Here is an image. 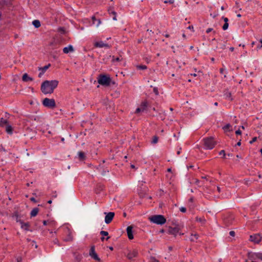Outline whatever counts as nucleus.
Listing matches in <instances>:
<instances>
[{
  "label": "nucleus",
  "instance_id": "obj_1",
  "mask_svg": "<svg viewBox=\"0 0 262 262\" xmlns=\"http://www.w3.org/2000/svg\"><path fill=\"white\" fill-rule=\"evenodd\" d=\"M59 81L57 80H45L41 85V91L44 94H52L54 90L57 87Z\"/></svg>",
  "mask_w": 262,
  "mask_h": 262
},
{
  "label": "nucleus",
  "instance_id": "obj_2",
  "mask_svg": "<svg viewBox=\"0 0 262 262\" xmlns=\"http://www.w3.org/2000/svg\"><path fill=\"white\" fill-rule=\"evenodd\" d=\"M149 220L156 224L163 225L166 222V220L163 215H154L149 218Z\"/></svg>",
  "mask_w": 262,
  "mask_h": 262
},
{
  "label": "nucleus",
  "instance_id": "obj_3",
  "mask_svg": "<svg viewBox=\"0 0 262 262\" xmlns=\"http://www.w3.org/2000/svg\"><path fill=\"white\" fill-rule=\"evenodd\" d=\"M181 230L180 226L176 222H172L170 225L168 227V233L176 236L177 234Z\"/></svg>",
  "mask_w": 262,
  "mask_h": 262
},
{
  "label": "nucleus",
  "instance_id": "obj_4",
  "mask_svg": "<svg viewBox=\"0 0 262 262\" xmlns=\"http://www.w3.org/2000/svg\"><path fill=\"white\" fill-rule=\"evenodd\" d=\"M204 144L206 149H212L216 144L212 137L205 138L203 139Z\"/></svg>",
  "mask_w": 262,
  "mask_h": 262
},
{
  "label": "nucleus",
  "instance_id": "obj_5",
  "mask_svg": "<svg viewBox=\"0 0 262 262\" xmlns=\"http://www.w3.org/2000/svg\"><path fill=\"white\" fill-rule=\"evenodd\" d=\"M111 79L109 76L105 75L100 74L98 78V82L102 85L109 86L111 84Z\"/></svg>",
  "mask_w": 262,
  "mask_h": 262
},
{
  "label": "nucleus",
  "instance_id": "obj_6",
  "mask_svg": "<svg viewBox=\"0 0 262 262\" xmlns=\"http://www.w3.org/2000/svg\"><path fill=\"white\" fill-rule=\"evenodd\" d=\"M42 104L44 106L51 109H53L56 107V103L54 99L45 98L42 100Z\"/></svg>",
  "mask_w": 262,
  "mask_h": 262
},
{
  "label": "nucleus",
  "instance_id": "obj_7",
  "mask_svg": "<svg viewBox=\"0 0 262 262\" xmlns=\"http://www.w3.org/2000/svg\"><path fill=\"white\" fill-rule=\"evenodd\" d=\"M262 239V236L259 233H255L250 235L249 241L254 244H259Z\"/></svg>",
  "mask_w": 262,
  "mask_h": 262
},
{
  "label": "nucleus",
  "instance_id": "obj_8",
  "mask_svg": "<svg viewBox=\"0 0 262 262\" xmlns=\"http://www.w3.org/2000/svg\"><path fill=\"white\" fill-rule=\"evenodd\" d=\"M106 215L105 216V223L107 224H110L113 220L115 216V213L113 212H109L108 213H104Z\"/></svg>",
  "mask_w": 262,
  "mask_h": 262
},
{
  "label": "nucleus",
  "instance_id": "obj_9",
  "mask_svg": "<svg viewBox=\"0 0 262 262\" xmlns=\"http://www.w3.org/2000/svg\"><path fill=\"white\" fill-rule=\"evenodd\" d=\"M89 254L90 256L95 260L98 261H100V259L98 257L97 254L95 252V247L94 246L91 247L90 250Z\"/></svg>",
  "mask_w": 262,
  "mask_h": 262
},
{
  "label": "nucleus",
  "instance_id": "obj_10",
  "mask_svg": "<svg viewBox=\"0 0 262 262\" xmlns=\"http://www.w3.org/2000/svg\"><path fill=\"white\" fill-rule=\"evenodd\" d=\"M138 251L137 250H134L132 251H130L128 254L127 255V257L128 259L132 260L133 257H136L138 255Z\"/></svg>",
  "mask_w": 262,
  "mask_h": 262
},
{
  "label": "nucleus",
  "instance_id": "obj_11",
  "mask_svg": "<svg viewBox=\"0 0 262 262\" xmlns=\"http://www.w3.org/2000/svg\"><path fill=\"white\" fill-rule=\"evenodd\" d=\"M126 231L128 238L129 239H133L134 238L133 227L132 226H128L126 229Z\"/></svg>",
  "mask_w": 262,
  "mask_h": 262
},
{
  "label": "nucleus",
  "instance_id": "obj_12",
  "mask_svg": "<svg viewBox=\"0 0 262 262\" xmlns=\"http://www.w3.org/2000/svg\"><path fill=\"white\" fill-rule=\"evenodd\" d=\"M95 47L102 48L107 47L110 48V46L107 43H104L102 41L96 42L94 44Z\"/></svg>",
  "mask_w": 262,
  "mask_h": 262
},
{
  "label": "nucleus",
  "instance_id": "obj_13",
  "mask_svg": "<svg viewBox=\"0 0 262 262\" xmlns=\"http://www.w3.org/2000/svg\"><path fill=\"white\" fill-rule=\"evenodd\" d=\"M74 50V48L72 45H69L68 47H65L63 49V52L65 54H68L70 52H73Z\"/></svg>",
  "mask_w": 262,
  "mask_h": 262
},
{
  "label": "nucleus",
  "instance_id": "obj_14",
  "mask_svg": "<svg viewBox=\"0 0 262 262\" xmlns=\"http://www.w3.org/2000/svg\"><path fill=\"white\" fill-rule=\"evenodd\" d=\"M21 228L24 229L26 231H29V227H30V224L29 223H24L23 221L20 222Z\"/></svg>",
  "mask_w": 262,
  "mask_h": 262
},
{
  "label": "nucleus",
  "instance_id": "obj_15",
  "mask_svg": "<svg viewBox=\"0 0 262 262\" xmlns=\"http://www.w3.org/2000/svg\"><path fill=\"white\" fill-rule=\"evenodd\" d=\"M22 80L25 82H27L29 81H32L33 78L29 77L27 73H25L23 75Z\"/></svg>",
  "mask_w": 262,
  "mask_h": 262
},
{
  "label": "nucleus",
  "instance_id": "obj_16",
  "mask_svg": "<svg viewBox=\"0 0 262 262\" xmlns=\"http://www.w3.org/2000/svg\"><path fill=\"white\" fill-rule=\"evenodd\" d=\"M39 209L38 208H34L31 212L30 215L31 217L35 216L38 213Z\"/></svg>",
  "mask_w": 262,
  "mask_h": 262
},
{
  "label": "nucleus",
  "instance_id": "obj_17",
  "mask_svg": "<svg viewBox=\"0 0 262 262\" xmlns=\"http://www.w3.org/2000/svg\"><path fill=\"white\" fill-rule=\"evenodd\" d=\"M12 216L13 217H15L16 221L17 222H19V223H20V222L23 221L22 220L19 219L20 216H19V214H18L17 211L14 212V213L13 215H12Z\"/></svg>",
  "mask_w": 262,
  "mask_h": 262
},
{
  "label": "nucleus",
  "instance_id": "obj_18",
  "mask_svg": "<svg viewBox=\"0 0 262 262\" xmlns=\"http://www.w3.org/2000/svg\"><path fill=\"white\" fill-rule=\"evenodd\" d=\"M78 158L80 160L83 161L85 159V156L84 152L79 151L78 153Z\"/></svg>",
  "mask_w": 262,
  "mask_h": 262
},
{
  "label": "nucleus",
  "instance_id": "obj_19",
  "mask_svg": "<svg viewBox=\"0 0 262 262\" xmlns=\"http://www.w3.org/2000/svg\"><path fill=\"white\" fill-rule=\"evenodd\" d=\"M92 20L93 21V24H95V21H97L96 24V26L98 27L101 23V20L100 19H96V17L95 16H93L92 17Z\"/></svg>",
  "mask_w": 262,
  "mask_h": 262
},
{
  "label": "nucleus",
  "instance_id": "obj_20",
  "mask_svg": "<svg viewBox=\"0 0 262 262\" xmlns=\"http://www.w3.org/2000/svg\"><path fill=\"white\" fill-rule=\"evenodd\" d=\"M33 25L36 28H38L40 27V23L38 20H34L32 22Z\"/></svg>",
  "mask_w": 262,
  "mask_h": 262
},
{
  "label": "nucleus",
  "instance_id": "obj_21",
  "mask_svg": "<svg viewBox=\"0 0 262 262\" xmlns=\"http://www.w3.org/2000/svg\"><path fill=\"white\" fill-rule=\"evenodd\" d=\"M147 106V103L146 101H144L141 103L140 108H141L142 112H143L146 110Z\"/></svg>",
  "mask_w": 262,
  "mask_h": 262
},
{
  "label": "nucleus",
  "instance_id": "obj_22",
  "mask_svg": "<svg viewBox=\"0 0 262 262\" xmlns=\"http://www.w3.org/2000/svg\"><path fill=\"white\" fill-rule=\"evenodd\" d=\"M6 131L9 134H11L12 133L13 129L11 125H7L6 126Z\"/></svg>",
  "mask_w": 262,
  "mask_h": 262
},
{
  "label": "nucleus",
  "instance_id": "obj_23",
  "mask_svg": "<svg viewBox=\"0 0 262 262\" xmlns=\"http://www.w3.org/2000/svg\"><path fill=\"white\" fill-rule=\"evenodd\" d=\"M102 175L106 178H109L110 177V171L109 170H104L102 172Z\"/></svg>",
  "mask_w": 262,
  "mask_h": 262
},
{
  "label": "nucleus",
  "instance_id": "obj_24",
  "mask_svg": "<svg viewBox=\"0 0 262 262\" xmlns=\"http://www.w3.org/2000/svg\"><path fill=\"white\" fill-rule=\"evenodd\" d=\"M8 121L7 120L4 119L3 118L0 119V126H4L5 124H7Z\"/></svg>",
  "mask_w": 262,
  "mask_h": 262
},
{
  "label": "nucleus",
  "instance_id": "obj_25",
  "mask_svg": "<svg viewBox=\"0 0 262 262\" xmlns=\"http://www.w3.org/2000/svg\"><path fill=\"white\" fill-rule=\"evenodd\" d=\"M195 220H196V221L201 222L202 224H204L206 222V220L205 219L204 217H196L195 218Z\"/></svg>",
  "mask_w": 262,
  "mask_h": 262
},
{
  "label": "nucleus",
  "instance_id": "obj_26",
  "mask_svg": "<svg viewBox=\"0 0 262 262\" xmlns=\"http://www.w3.org/2000/svg\"><path fill=\"white\" fill-rule=\"evenodd\" d=\"M51 66V64H48L47 66H45L43 68H39V70H41L42 72L45 73L46 71L48 69V68Z\"/></svg>",
  "mask_w": 262,
  "mask_h": 262
},
{
  "label": "nucleus",
  "instance_id": "obj_27",
  "mask_svg": "<svg viewBox=\"0 0 262 262\" xmlns=\"http://www.w3.org/2000/svg\"><path fill=\"white\" fill-rule=\"evenodd\" d=\"M136 68L139 70H146L147 69V66L145 65H137L136 66Z\"/></svg>",
  "mask_w": 262,
  "mask_h": 262
},
{
  "label": "nucleus",
  "instance_id": "obj_28",
  "mask_svg": "<svg viewBox=\"0 0 262 262\" xmlns=\"http://www.w3.org/2000/svg\"><path fill=\"white\" fill-rule=\"evenodd\" d=\"M224 95L226 96V98H230L231 100H232V99L231 98V93L228 91L225 92Z\"/></svg>",
  "mask_w": 262,
  "mask_h": 262
},
{
  "label": "nucleus",
  "instance_id": "obj_29",
  "mask_svg": "<svg viewBox=\"0 0 262 262\" xmlns=\"http://www.w3.org/2000/svg\"><path fill=\"white\" fill-rule=\"evenodd\" d=\"M256 257L262 260V252L255 254Z\"/></svg>",
  "mask_w": 262,
  "mask_h": 262
},
{
  "label": "nucleus",
  "instance_id": "obj_30",
  "mask_svg": "<svg viewBox=\"0 0 262 262\" xmlns=\"http://www.w3.org/2000/svg\"><path fill=\"white\" fill-rule=\"evenodd\" d=\"M111 14H113V16H114L113 18V19L114 20H117V17H116L117 13L114 11H111Z\"/></svg>",
  "mask_w": 262,
  "mask_h": 262
},
{
  "label": "nucleus",
  "instance_id": "obj_31",
  "mask_svg": "<svg viewBox=\"0 0 262 262\" xmlns=\"http://www.w3.org/2000/svg\"><path fill=\"white\" fill-rule=\"evenodd\" d=\"M158 137L157 136H154L152 140V143L156 144L158 142Z\"/></svg>",
  "mask_w": 262,
  "mask_h": 262
},
{
  "label": "nucleus",
  "instance_id": "obj_32",
  "mask_svg": "<svg viewBox=\"0 0 262 262\" xmlns=\"http://www.w3.org/2000/svg\"><path fill=\"white\" fill-rule=\"evenodd\" d=\"M122 59H120L119 57L115 58V56H113L112 61H120Z\"/></svg>",
  "mask_w": 262,
  "mask_h": 262
},
{
  "label": "nucleus",
  "instance_id": "obj_33",
  "mask_svg": "<svg viewBox=\"0 0 262 262\" xmlns=\"http://www.w3.org/2000/svg\"><path fill=\"white\" fill-rule=\"evenodd\" d=\"M100 234L103 236H107L108 234V232L105 231H101Z\"/></svg>",
  "mask_w": 262,
  "mask_h": 262
},
{
  "label": "nucleus",
  "instance_id": "obj_34",
  "mask_svg": "<svg viewBox=\"0 0 262 262\" xmlns=\"http://www.w3.org/2000/svg\"><path fill=\"white\" fill-rule=\"evenodd\" d=\"M228 26H229L228 23H225L223 26V29L224 30L227 29V28H228Z\"/></svg>",
  "mask_w": 262,
  "mask_h": 262
},
{
  "label": "nucleus",
  "instance_id": "obj_35",
  "mask_svg": "<svg viewBox=\"0 0 262 262\" xmlns=\"http://www.w3.org/2000/svg\"><path fill=\"white\" fill-rule=\"evenodd\" d=\"M257 138L256 137H253L252 138V139L251 141H250L249 143L250 144H252L253 143L255 142L257 140Z\"/></svg>",
  "mask_w": 262,
  "mask_h": 262
},
{
  "label": "nucleus",
  "instance_id": "obj_36",
  "mask_svg": "<svg viewBox=\"0 0 262 262\" xmlns=\"http://www.w3.org/2000/svg\"><path fill=\"white\" fill-rule=\"evenodd\" d=\"M154 92L155 93L156 95H159L158 90L157 88H154L153 89Z\"/></svg>",
  "mask_w": 262,
  "mask_h": 262
},
{
  "label": "nucleus",
  "instance_id": "obj_37",
  "mask_svg": "<svg viewBox=\"0 0 262 262\" xmlns=\"http://www.w3.org/2000/svg\"><path fill=\"white\" fill-rule=\"evenodd\" d=\"M248 256L249 259H254V258L253 257V254L251 252L248 253Z\"/></svg>",
  "mask_w": 262,
  "mask_h": 262
},
{
  "label": "nucleus",
  "instance_id": "obj_38",
  "mask_svg": "<svg viewBox=\"0 0 262 262\" xmlns=\"http://www.w3.org/2000/svg\"><path fill=\"white\" fill-rule=\"evenodd\" d=\"M219 154H220V155H223V158H225V156H226V154H225V150H221V151L220 152Z\"/></svg>",
  "mask_w": 262,
  "mask_h": 262
},
{
  "label": "nucleus",
  "instance_id": "obj_39",
  "mask_svg": "<svg viewBox=\"0 0 262 262\" xmlns=\"http://www.w3.org/2000/svg\"><path fill=\"white\" fill-rule=\"evenodd\" d=\"M260 42L261 45H259L257 47V48L259 50H260L262 49V39H261L260 40Z\"/></svg>",
  "mask_w": 262,
  "mask_h": 262
},
{
  "label": "nucleus",
  "instance_id": "obj_40",
  "mask_svg": "<svg viewBox=\"0 0 262 262\" xmlns=\"http://www.w3.org/2000/svg\"><path fill=\"white\" fill-rule=\"evenodd\" d=\"M229 234H230V235H231V236L234 237V236H235V232H234V231H230V232H229Z\"/></svg>",
  "mask_w": 262,
  "mask_h": 262
},
{
  "label": "nucleus",
  "instance_id": "obj_41",
  "mask_svg": "<svg viewBox=\"0 0 262 262\" xmlns=\"http://www.w3.org/2000/svg\"><path fill=\"white\" fill-rule=\"evenodd\" d=\"M191 236H194L195 239H197L199 237V235L196 233L191 234Z\"/></svg>",
  "mask_w": 262,
  "mask_h": 262
},
{
  "label": "nucleus",
  "instance_id": "obj_42",
  "mask_svg": "<svg viewBox=\"0 0 262 262\" xmlns=\"http://www.w3.org/2000/svg\"><path fill=\"white\" fill-rule=\"evenodd\" d=\"M230 125L229 124H227L226 126H225L224 127H223V129H224L225 130V129H229V127H230Z\"/></svg>",
  "mask_w": 262,
  "mask_h": 262
},
{
  "label": "nucleus",
  "instance_id": "obj_43",
  "mask_svg": "<svg viewBox=\"0 0 262 262\" xmlns=\"http://www.w3.org/2000/svg\"><path fill=\"white\" fill-rule=\"evenodd\" d=\"M180 211L182 212H185L186 211V209L185 207H181L180 209Z\"/></svg>",
  "mask_w": 262,
  "mask_h": 262
},
{
  "label": "nucleus",
  "instance_id": "obj_44",
  "mask_svg": "<svg viewBox=\"0 0 262 262\" xmlns=\"http://www.w3.org/2000/svg\"><path fill=\"white\" fill-rule=\"evenodd\" d=\"M140 112H142L141 108L138 107L136 109L135 113L138 114L140 113Z\"/></svg>",
  "mask_w": 262,
  "mask_h": 262
},
{
  "label": "nucleus",
  "instance_id": "obj_45",
  "mask_svg": "<svg viewBox=\"0 0 262 262\" xmlns=\"http://www.w3.org/2000/svg\"><path fill=\"white\" fill-rule=\"evenodd\" d=\"M17 262H21L22 257L21 256H19L16 258Z\"/></svg>",
  "mask_w": 262,
  "mask_h": 262
},
{
  "label": "nucleus",
  "instance_id": "obj_46",
  "mask_svg": "<svg viewBox=\"0 0 262 262\" xmlns=\"http://www.w3.org/2000/svg\"><path fill=\"white\" fill-rule=\"evenodd\" d=\"M113 7H110L108 9V12L110 14H111V11H113Z\"/></svg>",
  "mask_w": 262,
  "mask_h": 262
},
{
  "label": "nucleus",
  "instance_id": "obj_47",
  "mask_svg": "<svg viewBox=\"0 0 262 262\" xmlns=\"http://www.w3.org/2000/svg\"><path fill=\"white\" fill-rule=\"evenodd\" d=\"M59 30L62 33H65V30H64V29L63 28H60L59 29Z\"/></svg>",
  "mask_w": 262,
  "mask_h": 262
},
{
  "label": "nucleus",
  "instance_id": "obj_48",
  "mask_svg": "<svg viewBox=\"0 0 262 262\" xmlns=\"http://www.w3.org/2000/svg\"><path fill=\"white\" fill-rule=\"evenodd\" d=\"M72 240H73V237L71 236V234L69 233L68 241H72Z\"/></svg>",
  "mask_w": 262,
  "mask_h": 262
},
{
  "label": "nucleus",
  "instance_id": "obj_49",
  "mask_svg": "<svg viewBox=\"0 0 262 262\" xmlns=\"http://www.w3.org/2000/svg\"><path fill=\"white\" fill-rule=\"evenodd\" d=\"M241 133H241V131L239 129H238L237 130H236V131L235 132V134H236V135H241Z\"/></svg>",
  "mask_w": 262,
  "mask_h": 262
},
{
  "label": "nucleus",
  "instance_id": "obj_50",
  "mask_svg": "<svg viewBox=\"0 0 262 262\" xmlns=\"http://www.w3.org/2000/svg\"><path fill=\"white\" fill-rule=\"evenodd\" d=\"M30 200L32 201V202H35L36 203V200H35V199L33 197L32 198H30Z\"/></svg>",
  "mask_w": 262,
  "mask_h": 262
},
{
  "label": "nucleus",
  "instance_id": "obj_51",
  "mask_svg": "<svg viewBox=\"0 0 262 262\" xmlns=\"http://www.w3.org/2000/svg\"><path fill=\"white\" fill-rule=\"evenodd\" d=\"M212 28H208L207 30H206V32L207 33L210 32L211 31H212Z\"/></svg>",
  "mask_w": 262,
  "mask_h": 262
},
{
  "label": "nucleus",
  "instance_id": "obj_52",
  "mask_svg": "<svg viewBox=\"0 0 262 262\" xmlns=\"http://www.w3.org/2000/svg\"><path fill=\"white\" fill-rule=\"evenodd\" d=\"M43 72L41 71V72L39 73V74H38V77H41L42 76V75L43 74Z\"/></svg>",
  "mask_w": 262,
  "mask_h": 262
},
{
  "label": "nucleus",
  "instance_id": "obj_53",
  "mask_svg": "<svg viewBox=\"0 0 262 262\" xmlns=\"http://www.w3.org/2000/svg\"><path fill=\"white\" fill-rule=\"evenodd\" d=\"M225 23H228V19L227 17L224 18Z\"/></svg>",
  "mask_w": 262,
  "mask_h": 262
},
{
  "label": "nucleus",
  "instance_id": "obj_54",
  "mask_svg": "<svg viewBox=\"0 0 262 262\" xmlns=\"http://www.w3.org/2000/svg\"><path fill=\"white\" fill-rule=\"evenodd\" d=\"M236 145L237 146H240L241 145V140H239V141L237 143Z\"/></svg>",
  "mask_w": 262,
  "mask_h": 262
},
{
  "label": "nucleus",
  "instance_id": "obj_55",
  "mask_svg": "<svg viewBox=\"0 0 262 262\" xmlns=\"http://www.w3.org/2000/svg\"><path fill=\"white\" fill-rule=\"evenodd\" d=\"M193 197L190 198L189 199V202L192 203V202H193Z\"/></svg>",
  "mask_w": 262,
  "mask_h": 262
},
{
  "label": "nucleus",
  "instance_id": "obj_56",
  "mask_svg": "<svg viewBox=\"0 0 262 262\" xmlns=\"http://www.w3.org/2000/svg\"><path fill=\"white\" fill-rule=\"evenodd\" d=\"M188 29H192L193 30V27L192 26H190L188 27H187Z\"/></svg>",
  "mask_w": 262,
  "mask_h": 262
},
{
  "label": "nucleus",
  "instance_id": "obj_57",
  "mask_svg": "<svg viewBox=\"0 0 262 262\" xmlns=\"http://www.w3.org/2000/svg\"><path fill=\"white\" fill-rule=\"evenodd\" d=\"M199 182H199V180H198V179H196V180H195V183L196 184L198 185V184H199Z\"/></svg>",
  "mask_w": 262,
  "mask_h": 262
},
{
  "label": "nucleus",
  "instance_id": "obj_58",
  "mask_svg": "<svg viewBox=\"0 0 262 262\" xmlns=\"http://www.w3.org/2000/svg\"><path fill=\"white\" fill-rule=\"evenodd\" d=\"M168 2L170 4H173L174 2V1L173 0H169L168 1Z\"/></svg>",
  "mask_w": 262,
  "mask_h": 262
},
{
  "label": "nucleus",
  "instance_id": "obj_59",
  "mask_svg": "<svg viewBox=\"0 0 262 262\" xmlns=\"http://www.w3.org/2000/svg\"><path fill=\"white\" fill-rule=\"evenodd\" d=\"M43 224L44 225H47V221H43Z\"/></svg>",
  "mask_w": 262,
  "mask_h": 262
},
{
  "label": "nucleus",
  "instance_id": "obj_60",
  "mask_svg": "<svg viewBox=\"0 0 262 262\" xmlns=\"http://www.w3.org/2000/svg\"><path fill=\"white\" fill-rule=\"evenodd\" d=\"M142 38H141V39H138V43H141V41H142Z\"/></svg>",
  "mask_w": 262,
  "mask_h": 262
},
{
  "label": "nucleus",
  "instance_id": "obj_61",
  "mask_svg": "<svg viewBox=\"0 0 262 262\" xmlns=\"http://www.w3.org/2000/svg\"><path fill=\"white\" fill-rule=\"evenodd\" d=\"M234 48L233 47L230 48V50L232 52L234 51Z\"/></svg>",
  "mask_w": 262,
  "mask_h": 262
},
{
  "label": "nucleus",
  "instance_id": "obj_62",
  "mask_svg": "<svg viewBox=\"0 0 262 262\" xmlns=\"http://www.w3.org/2000/svg\"><path fill=\"white\" fill-rule=\"evenodd\" d=\"M217 190L218 191V192H220L221 191V188L220 187H217Z\"/></svg>",
  "mask_w": 262,
  "mask_h": 262
},
{
  "label": "nucleus",
  "instance_id": "obj_63",
  "mask_svg": "<svg viewBox=\"0 0 262 262\" xmlns=\"http://www.w3.org/2000/svg\"><path fill=\"white\" fill-rule=\"evenodd\" d=\"M153 259H154L153 262H159V260L156 259L155 258H153Z\"/></svg>",
  "mask_w": 262,
  "mask_h": 262
},
{
  "label": "nucleus",
  "instance_id": "obj_64",
  "mask_svg": "<svg viewBox=\"0 0 262 262\" xmlns=\"http://www.w3.org/2000/svg\"><path fill=\"white\" fill-rule=\"evenodd\" d=\"M168 249L170 251H171L172 250V247L171 246H170L168 247Z\"/></svg>",
  "mask_w": 262,
  "mask_h": 262
}]
</instances>
